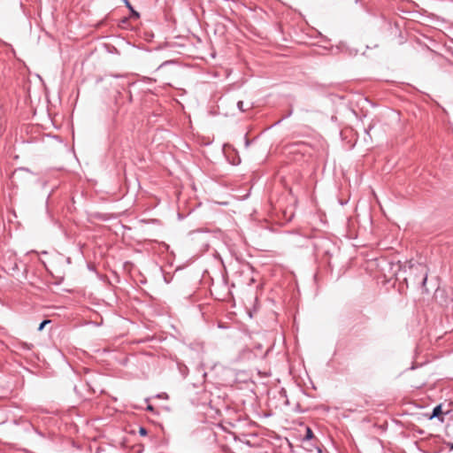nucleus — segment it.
Masks as SVG:
<instances>
[{"instance_id": "obj_11", "label": "nucleus", "mask_w": 453, "mask_h": 453, "mask_svg": "<svg viewBox=\"0 0 453 453\" xmlns=\"http://www.w3.org/2000/svg\"><path fill=\"white\" fill-rule=\"evenodd\" d=\"M397 265H398V272H400L402 270V265H401L400 260H398Z\"/></svg>"}, {"instance_id": "obj_1", "label": "nucleus", "mask_w": 453, "mask_h": 453, "mask_svg": "<svg viewBox=\"0 0 453 453\" xmlns=\"http://www.w3.org/2000/svg\"><path fill=\"white\" fill-rule=\"evenodd\" d=\"M409 268H410V271L413 272V273L418 272V270H421L422 275L418 280H416V279L411 280L407 277H404L403 280L406 282L407 287L409 286V280H411V283H413V284L417 283V284H420V285L424 286L426 282L427 275L426 273H423V267L420 265H418V266L415 267L412 264H411Z\"/></svg>"}, {"instance_id": "obj_10", "label": "nucleus", "mask_w": 453, "mask_h": 453, "mask_svg": "<svg viewBox=\"0 0 453 453\" xmlns=\"http://www.w3.org/2000/svg\"><path fill=\"white\" fill-rule=\"evenodd\" d=\"M158 397L160 398H167V395L165 393H163L162 395H158Z\"/></svg>"}, {"instance_id": "obj_13", "label": "nucleus", "mask_w": 453, "mask_h": 453, "mask_svg": "<svg viewBox=\"0 0 453 453\" xmlns=\"http://www.w3.org/2000/svg\"><path fill=\"white\" fill-rule=\"evenodd\" d=\"M450 450H453V444L450 446Z\"/></svg>"}, {"instance_id": "obj_12", "label": "nucleus", "mask_w": 453, "mask_h": 453, "mask_svg": "<svg viewBox=\"0 0 453 453\" xmlns=\"http://www.w3.org/2000/svg\"><path fill=\"white\" fill-rule=\"evenodd\" d=\"M243 352L246 353V354H250L251 353V351L249 350V349H245V350H243Z\"/></svg>"}, {"instance_id": "obj_5", "label": "nucleus", "mask_w": 453, "mask_h": 453, "mask_svg": "<svg viewBox=\"0 0 453 453\" xmlns=\"http://www.w3.org/2000/svg\"><path fill=\"white\" fill-rule=\"evenodd\" d=\"M313 437V433L310 427H306L305 439L311 440Z\"/></svg>"}, {"instance_id": "obj_6", "label": "nucleus", "mask_w": 453, "mask_h": 453, "mask_svg": "<svg viewBox=\"0 0 453 453\" xmlns=\"http://www.w3.org/2000/svg\"><path fill=\"white\" fill-rule=\"evenodd\" d=\"M50 322V320H47V319H46V320H43V321L39 325V326H38V331H42V330L44 328V326H45L47 324H49Z\"/></svg>"}, {"instance_id": "obj_2", "label": "nucleus", "mask_w": 453, "mask_h": 453, "mask_svg": "<svg viewBox=\"0 0 453 453\" xmlns=\"http://www.w3.org/2000/svg\"><path fill=\"white\" fill-rule=\"evenodd\" d=\"M443 411L441 404H438L435 407H434L432 411V414L430 415V418H438L441 421H443Z\"/></svg>"}, {"instance_id": "obj_7", "label": "nucleus", "mask_w": 453, "mask_h": 453, "mask_svg": "<svg viewBox=\"0 0 453 453\" xmlns=\"http://www.w3.org/2000/svg\"><path fill=\"white\" fill-rule=\"evenodd\" d=\"M139 433H140L141 435L147 434V431H146V429L144 427H140Z\"/></svg>"}, {"instance_id": "obj_14", "label": "nucleus", "mask_w": 453, "mask_h": 453, "mask_svg": "<svg viewBox=\"0 0 453 453\" xmlns=\"http://www.w3.org/2000/svg\"><path fill=\"white\" fill-rule=\"evenodd\" d=\"M123 2H127V0H122Z\"/></svg>"}, {"instance_id": "obj_4", "label": "nucleus", "mask_w": 453, "mask_h": 453, "mask_svg": "<svg viewBox=\"0 0 453 453\" xmlns=\"http://www.w3.org/2000/svg\"><path fill=\"white\" fill-rule=\"evenodd\" d=\"M237 107H238V109H239L241 111H242V112H244V111H246L248 109L251 108V106H250V107H248V108H244V103H243L242 101H239V102L237 103Z\"/></svg>"}, {"instance_id": "obj_3", "label": "nucleus", "mask_w": 453, "mask_h": 453, "mask_svg": "<svg viewBox=\"0 0 453 453\" xmlns=\"http://www.w3.org/2000/svg\"><path fill=\"white\" fill-rule=\"evenodd\" d=\"M385 281L391 283L392 288H394L396 284V272H392L389 275L388 280H386Z\"/></svg>"}, {"instance_id": "obj_8", "label": "nucleus", "mask_w": 453, "mask_h": 453, "mask_svg": "<svg viewBox=\"0 0 453 453\" xmlns=\"http://www.w3.org/2000/svg\"><path fill=\"white\" fill-rule=\"evenodd\" d=\"M126 6L130 10V11H133V7L131 5V4L129 3L128 0H127V2H124Z\"/></svg>"}, {"instance_id": "obj_9", "label": "nucleus", "mask_w": 453, "mask_h": 453, "mask_svg": "<svg viewBox=\"0 0 453 453\" xmlns=\"http://www.w3.org/2000/svg\"><path fill=\"white\" fill-rule=\"evenodd\" d=\"M131 12H132V16H134L135 18H139V16H140L139 13L137 12H135L134 9H133V11H131Z\"/></svg>"}]
</instances>
